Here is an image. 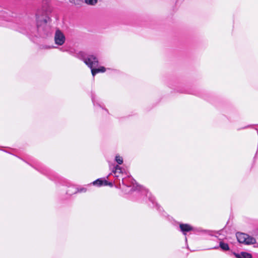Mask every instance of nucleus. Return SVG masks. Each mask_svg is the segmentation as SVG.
<instances>
[{
  "label": "nucleus",
  "mask_w": 258,
  "mask_h": 258,
  "mask_svg": "<svg viewBox=\"0 0 258 258\" xmlns=\"http://www.w3.org/2000/svg\"><path fill=\"white\" fill-rule=\"evenodd\" d=\"M77 57L83 60L91 69L93 77L97 73H104L106 71V68L102 66L97 69L95 68L98 66L99 61L98 58L94 55L87 54L84 52L80 51L77 54Z\"/></svg>",
  "instance_id": "1"
},
{
  "label": "nucleus",
  "mask_w": 258,
  "mask_h": 258,
  "mask_svg": "<svg viewBox=\"0 0 258 258\" xmlns=\"http://www.w3.org/2000/svg\"><path fill=\"white\" fill-rule=\"evenodd\" d=\"M122 183L126 188L132 187L128 191H127L125 189H124L126 193H130L133 190L140 189V187L135 183V180L131 177H128L127 178H122Z\"/></svg>",
  "instance_id": "2"
},
{
  "label": "nucleus",
  "mask_w": 258,
  "mask_h": 258,
  "mask_svg": "<svg viewBox=\"0 0 258 258\" xmlns=\"http://www.w3.org/2000/svg\"><path fill=\"white\" fill-rule=\"evenodd\" d=\"M236 235L237 240L239 243L245 244H250L256 242L255 238L249 236L246 234L243 233H237Z\"/></svg>",
  "instance_id": "3"
},
{
  "label": "nucleus",
  "mask_w": 258,
  "mask_h": 258,
  "mask_svg": "<svg viewBox=\"0 0 258 258\" xmlns=\"http://www.w3.org/2000/svg\"><path fill=\"white\" fill-rule=\"evenodd\" d=\"M37 18V31L39 33L40 36H44L47 35L48 27L47 25V21L46 19H43L42 21H39L37 15L36 14Z\"/></svg>",
  "instance_id": "4"
},
{
  "label": "nucleus",
  "mask_w": 258,
  "mask_h": 258,
  "mask_svg": "<svg viewBox=\"0 0 258 258\" xmlns=\"http://www.w3.org/2000/svg\"><path fill=\"white\" fill-rule=\"evenodd\" d=\"M65 36L59 30H57L55 33L54 41L56 44L62 45L65 42Z\"/></svg>",
  "instance_id": "5"
},
{
  "label": "nucleus",
  "mask_w": 258,
  "mask_h": 258,
  "mask_svg": "<svg viewBox=\"0 0 258 258\" xmlns=\"http://www.w3.org/2000/svg\"><path fill=\"white\" fill-rule=\"evenodd\" d=\"M179 227L180 230L184 235L186 234V232L191 231L193 229L190 225L187 224H180L179 225Z\"/></svg>",
  "instance_id": "6"
},
{
  "label": "nucleus",
  "mask_w": 258,
  "mask_h": 258,
  "mask_svg": "<svg viewBox=\"0 0 258 258\" xmlns=\"http://www.w3.org/2000/svg\"><path fill=\"white\" fill-rule=\"evenodd\" d=\"M93 184L95 185H97L99 186H102V185H108V182L106 180H103L101 178H99L95 181L93 182Z\"/></svg>",
  "instance_id": "7"
},
{
  "label": "nucleus",
  "mask_w": 258,
  "mask_h": 258,
  "mask_svg": "<svg viewBox=\"0 0 258 258\" xmlns=\"http://www.w3.org/2000/svg\"><path fill=\"white\" fill-rule=\"evenodd\" d=\"M112 173L114 174L115 177H117L119 176L118 174L122 173V169L119 165H117L114 167Z\"/></svg>",
  "instance_id": "8"
},
{
  "label": "nucleus",
  "mask_w": 258,
  "mask_h": 258,
  "mask_svg": "<svg viewBox=\"0 0 258 258\" xmlns=\"http://www.w3.org/2000/svg\"><path fill=\"white\" fill-rule=\"evenodd\" d=\"M219 247L224 250H229V247L227 243H224L222 241H220L219 243Z\"/></svg>",
  "instance_id": "9"
},
{
  "label": "nucleus",
  "mask_w": 258,
  "mask_h": 258,
  "mask_svg": "<svg viewBox=\"0 0 258 258\" xmlns=\"http://www.w3.org/2000/svg\"><path fill=\"white\" fill-rule=\"evenodd\" d=\"M242 258H252V255L250 253L246 252H241L239 254Z\"/></svg>",
  "instance_id": "10"
},
{
  "label": "nucleus",
  "mask_w": 258,
  "mask_h": 258,
  "mask_svg": "<svg viewBox=\"0 0 258 258\" xmlns=\"http://www.w3.org/2000/svg\"><path fill=\"white\" fill-rule=\"evenodd\" d=\"M36 28L34 27H32L31 26H28L27 28L26 33L27 34L29 33H34V31L36 30Z\"/></svg>",
  "instance_id": "11"
},
{
  "label": "nucleus",
  "mask_w": 258,
  "mask_h": 258,
  "mask_svg": "<svg viewBox=\"0 0 258 258\" xmlns=\"http://www.w3.org/2000/svg\"><path fill=\"white\" fill-rule=\"evenodd\" d=\"M115 161L119 165L122 164L123 163L122 158L118 155L115 156Z\"/></svg>",
  "instance_id": "12"
},
{
  "label": "nucleus",
  "mask_w": 258,
  "mask_h": 258,
  "mask_svg": "<svg viewBox=\"0 0 258 258\" xmlns=\"http://www.w3.org/2000/svg\"><path fill=\"white\" fill-rule=\"evenodd\" d=\"M92 102L94 104V105H95L96 104L98 105V106H101V105L98 104L97 102H96V100H95V96L94 94H92Z\"/></svg>",
  "instance_id": "13"
},
{
  "label": "nucleus",
  "mask_w": 258,
  "mask_h": 258,
  "mask_svg": "<svg viewBox=\"0 0 258 258\" xmlns=\"http://www.w3.org/2000/svg\"><path fill=\"white\" fill-rule=\"evenodd\" d=\"M147 197H148L149 200L152 202L153 204L154 203V198L151 197V195L150 193L147 192L146 195Z\"/></svg>",
  "instance_id": "14"
},
{
  "label": "nucleus",
  "mask_w": 258,
  "mask_h": 258,
  "mask_svg": "<svg viewBox=\"0 0 258 258\" xmlns=\"http://www.w3.org/2000/svg\"><path fill=\"white\" fill-rule=\"evenodd\" d=\"M86 191V189L85 188H80V189H78V191L80 192H85Z\"/></svg>",
  "instance_id": "15"
},
{
  "label": "nucleus",
  "mask_w": 258,
  "mask_h": 258,
  "mask_svg": "<svg viewBox=\"0 0 258 258\" xmlns=\"http://www.w3.org/2000/svg\"><path fill=\"white\" fill-rule=\"evenodd\" d=\"M233 253L236 258H242L238 253H236L235 252H233Z\"/></svg>",
  "instance_id": "16"
},
{
  "label": "nucleus",
  "mask_w": 258,
  "mask_h": 258,
  "mask_svg": "<svg viewBox=\"0 0 258 258\" xmlns=\"http://www.w3.org/2000/svg\"><path fill=\"white\" fill-rule=\"evenodd\" d=\"M218 246H215V247L212 248V249H218Z\"/></svg>",
  "instance_id": "17"
},
{
  "label": "nucleus",
  "mask_w": 258,
  "mask_h": 258,
  "mask_svg": "<svg viewBox=\"0 0 258 258\" xmlns=\"http://www.w3.org/2000/svg\"><path fill=\"white\" fill-rule=\"evenodd\" d=\"M108 185H110L111 186H112V184L111 183H108Z\"/></svg>",
  "instance_id": "18"
},
{
  "label": "nucleus",
  "mask_w": 258,
  "mask_h": 258,
  "mask_svg": "<svg viewBox=\"0 0 258 258\" xmlns=\"http://www.w3.org/2000/svg\"><path fill=\"white\" fill-rule=\"evenodd\" d=\"M156 205L157 207H158V204H156Z\"/></svg>",
  "instance_id": "19"
},
{
  "label": "nucleus",
  "mask_w": 258,
  "mask_h": 258,
  "mask_svg": "<svg viewBox=\"0 0 258 258\" xmlns=\"http://www.w3.org/2000/svg\"><path fill=\"white\" fill-rule=\"evenodd\" d=\"M46 48H47V47ZM51 48V47H49H49H48V48Z\"/></svg>",
  "instance_id": "20"
}]
</instances>
